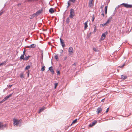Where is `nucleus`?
<instances>
[{
  "mask_svg": "<svg viewBox=\"0 0 132 132\" xmlns=\"http://www.w3.org/2000/svg\"><path fill=\"white\" fill-rule=\"evenodd\" d=\"M14 122V125L15 126L16 125V126H18L19 124H20L21 122V120H17L16 119H14L13 120Z\"/></svg>",
  "mask_w": 132,
  "mask_h": 132,
  "instance_id": "1",
  "label": "nucleus"
},
{
  "mask_svg": "<svg viewBox=\"0 0 132 132\" xmlns=\"http://www.w3.org/2000/svg\"><path fill=\"white\" fill-rule=\"evenodd\" d=\"M70 14L69 17L71 18H72L75 15V13L74 10L71 9L70 10Z\"/></svg>",
  "mask_w": 132,
  "mask_h": 132,
  "instance_id": "2",
  "label": "nucleus"
},
{
  "mask_svg": "<svg viewBox=\"0 0 132 132\" xmlns=\"http://www.w3.org/2000/svg\"><path fill=\"white\" fill-rule=\"evenodd\" d=\"M7 124L4 125L3 123L0 122V130H1L6 127Z\"/></svg>",
  "mask_w": 132,
  "mask_h": 132,
  "instance_id": "3",
  "label": "nucleus"
},
{
  "mask_svg": "<svg viewBox=\"0 0 132 132\" xmlns=\"http://www.w3.org/2000/svg\"><path fill=\"white\" fill-rule=\"evenodd\" d=\"M121 5L124 6L125 7L127 8H130L132 7V5L128 4L127 3H123L121 4Z\"/></svg>",
  "mask_w": 132,
  "mask_h": 132,
  "instance_id": "4",
  "label": "nucleus"
},
{
  "mask_svg": "<svg viewBox=\"0 0 132 132\" xmlns=\"http://www.w3.org/2000/svg\"><path fill=\"white\" fill-rule=\"evenodd\" d=\"M108 34V31H107L104 33L102 34L101 38L102 40H103L106 37V36Z\"/></svg>",
  "mask_w": 132,
  "mask_h": 132,
  "instance_id": "5",
  "label": "nucleus"
},
{
  "mask_svg": "<svg viewBox=\"0 0 132 132\" xmlns=\"http://www.w3.org/2000/svg\"><path fill=\"white\" fill-rule=\"evenodd\" d=\"M76 1V0H70L68 2V7L72 3H75Z\"/></svg>",
  "mask_w": 132,
  "mask_h": 132,
  "instance_id": "6",
  "label": "nucleus"
},
{
  "mask_svg": "<svg viewBox=\"0 0 132 132\" xmlns=\"http://www.w3.org/2000/svg\"><path fill=\"white\" fill-rule=\"evenodd\" d=\"M97 122V121L95 120L93 121L89 125V127H92L93 126L96 124Z\"/></svg>",
  "mask_w": 132,
  "mask_h": 132,
  "instance_id": "7",
  "label": "nucleus"
},
{
  "mask_svg": "<svg viewBox=\"0 0 132 132\" xmlns=\"http://www.w3.org/2000/svg\"><path fill=\"white\" fill-rule=\"evenodd\" d=\"M60 40L61 45L62 46V47L63 48L65 46V44L64 43V41L61 38H60Z\"/></svg>",
  "mask_w": 132,
  "mask_h": 132,
  "instance_id": "8",
  "label": "nucleus"
},
{
  "mask_svg": "<svg viewBox=\"0 0 132 132\" xmlns=\"http://www.w3.org/2000/svg\"><path fill=\"white\" fill-rule=\"evenodd\" d=\"M43 11V8H41L40 10L38 11L36 13H35L36 14V16H38L39 15V14H40Z\"/></svg>",
  "mask_w": 132,
  "mask_h": 132,
  "instance_id": "9",
  "label": "nucleus"
},
{
  "mask_svg": "<svg viewBox=\"0 0 132 132\" xmlns=\"http://www.w3.org/2000/svg\"><path fill=\"white\" fill-rule=\"evenodd\" d=\"M36 45L35 44H33L30 45V46H27V47L31 48H35L36 47Z\"/></svg>",
  "mask_w": 132,
  "mask_h": 132,
  "instance_id": "10",
  "label": "nucleus"
},
{
  "mask_svg": "<svg viewBox=\"0 0 132 132\" xmlns=\"http://www.w3.org/2000/svg\"><path fill=\"white\" fill-rule=\"evenodd\" d=\"M102 109L101 107H98L97 110L96 112L98 114L99 113H101L102 111Z\"/></svg>",
  "mask_w": 132,
  "mask_h": 132,
  "instance_id": "11",
  "label": "nucleus"
},
{
  "mask_svg": "<svg viewBox=\"0 0 132 132\" xmlns=\"http://www.w3.org/2000/svg\"><path fill=\"white\" fill-rule=\"evenodd\" d=\"M52 68L53 67L52 66L50 67L49 68V70L52 74H54V72Z\"/></svg>",
  "mask_w": 132,
  "mask_h": 132,
  "instance_id": "12",
  "label": "nucleus"
},
{
  "mask_svg": "<svg viewBox=\"0 0 132 132\" xmlns=\"http://www.w3.org/2000/svg\"><path fill=\"white\" fill-rule=\"evenodd\" d=\"M112 19V17H110L108 19V20L107 22L105 23L106 24H109L111 21V20Z\"/></svg>",
  "mask_w": 132,
  "mask_h": 132,
  "instance_id": "13",
  "label": "nucleus"
},
{
  "mask_svg": "<svg viewBox=\"0 0 132 132\" xmlns=\"http://www.w3.org/2000/svg\"><path fill=\"white\" fill-rule=\"evenodd\" d=\"M73 51V49L72 47H70L69 48L68 52L70 54V53H72Z\"/></svg>",
  "mask_w": 132,
  "mask_h": 132,
  "instance_id": "14",
  "label": "nucleus"
},
{
  "mask_svg": "<svg viewBox=\"0 0 132 132\" xmlns=\"http://www.w3.org/2000/svg\"><path fill=\"white\" fill-rule=\"evenodd\" d=\"M88 22V21H87L86 22H85L84 23V24L85 25L84 26V29L86 30V29L87 28L88 26L87 25Z\"/></svg>",
  "mask_w": 132,
  "mask_h": 132,
  "instance_id": "15",
  "label": "nucleus"
},
{
  "mask_svg": "<svg viewBox=\"0 0 132 132\" xmlns=\"http://www.w3.org/2000/svg\"><path fill=\"white\" fill-rule=\"evenodd\" d=\"M49 12L51 13L52 14L54 13V10L53 8H51L50 9Z\"/></svg>",
  "mask_w": 132,
  "mask_h": 132,
  "instance_id": "16",
  "label": "nucleus"
},
{
  "mask_svg": "<svg viewBox=\"0 0 132 132\" xmlns=\"http://www.w3.org/2000/svg\"><path fill=\"white\" fill-rule=\"evenodd\" d=\"M45 108L44 107H42V108L40 109L39 111L38 112L39 113H40L42 111L44 110Z\"/></svg>",
  "mask_w": 132,
  "mask_h": 132,
  "instance_id": "17",
  "label": "nucleus"
},
{
  "mask_svg": "<svg viewBox=\"0 0 132 132\" xmlns=\"http://www.w3.org/2000/svg\"><path fill=\"white\" fill-rule=\"evenodd\" d=\"M121 78L123 79H125L127 78V77L125 75H122L121 76Z\"/></svg>",
  "mask_w": 132,
  "mask_h": 132,
  "instance_id": "18",
  "label": "nucleus"
},
{
  "mask_svg": "<svg viewBox=\"0 0 132 132\" xmlns=\"http://www.w3.org/2000/svg\"><path fill=\"white\" fill-rule=\"evenodd\" d=\"M93 5V2H90L89 1L88 6L89 7H91Z\"/></svg>",
  "mask_w": 132,
  "mask_h": 132,
  "instance_id": "19",
  "label": "nucleus"
},
{
  "mask_svg": "<svg viewBox=\"0 0 132 132\" xmlns=\"http://www.w3.org/2000/svg\"><path fill=\"white\" fill-rule=\"evenodd\" d=\"M24 55H24L23 54H22V55H21L20 57V60L23 59V60H24Z\"/></svg>",
  "mask_w": 132,
  "mask_h": 132,
  "instance_id": "20",
  "label": "nucleus"
},
{
  "mask_svg": "<svg viewBox=\"0 0 132 132\" xmlns=\"http://www.w3.org/2000/svg\"><path fill=\"white\" fill-rule=\"evenodd\" d=\"M25 56H26V57L24 58V60L27 61L29 59V57H30V56L28 55L27 56L26 55H25Z\"/></svg>",
  "mask_w": 132,
  "mask_h": 132,
  "instance_id": "21",
  "label": "nucleus"
},
{
  "mask_svg": "<svg viewBox=\"0 0 132 132\" xmlns=\"http://www.w3.org/2000/svg\"><path fill=\"white\" fill-rule=\"evenodd\" d=\"M6 62V61H4L2 63L0 64V66H3V65H5V63Z\"/></svg>",
  "mask_w": 132,
  "mask_h": 132,
  "instance_id": "22",
  "label": "nucleus"
},
{
  "mask_svg": "<svg viewBox=\"0 0 132 132\" xmlns=\"http://www.w3.org/2000/svg\"><path fill=\"white\" fill-rule=\"evenodd\" d=\"M13 93H12L10 94L9 95L6 96L5 98L7 100V99L10 98L12 95Z\"/></svg>",
  "mask_w": 132,
  "mask_h": 132,
  "instance_id": "23",
  "label": "nucleus"
},
{
  "mask_svg": "<svg viewBox=\"0 0 132 132\" xmlns=\"http://www.w3.org/2000/svg\"><path fill=\"white\" fill-rule=\"evenodd\" d=\"M107 7H108L107 6H105V14H106L107 13Z\"/></svg>",
  "mask_w": 132,
  "mask_h": 132,
  "instance_id": "24",
  "label": "nucleus"
},
{
  "mask_svg": "<svg viewBox=\"0 0 132 132\" xmlns=\"http://www.w3.org/2000/svg\"><path fill=\"white\" fill-rule=\"evenodd\" d=\"M35 16H36V14L35 13L33 14L31 16L30 19H33L34 17H35Z\"/></svg>",
  "mask_w": 132,
  "mask_h": 132,
  "instance_id": "25",
  "label": "nucleus"
},
{
  "mask_svg": "<svg viewBox=\"0 0 132 132\" xmlns=\"http://www.w3.org/2000/svg\"><path fill=\"white\" fill-rule=\"evenodd\" d=\"M66 21V22L67 23V24L69 23V22L70 21V19H69V17H68L67 18Z\"/></svg>",
  "mask_w": 132,
  "mask_h": 132,
  "instance_id": "26",
  "label": "nucleus"
},
{
  "mask_svg": "<svg viewBox=\"0 0 132 132\" xmlns=\"http://www.w3.org/2000/svg\"><path fill=\"white\" fill-rule=\"evenodd\" d=\"M45 66L44 65H43V67H42L41 69V70L42 71H44L45 70Z\"/></svg>",
  "mask_w": 132,
  "mask_h": 132,
  "instance_id": "27",
  "label": "nucleus"
},
{
  "mask_svg": "<svg viewBox=\"0 0 132 132\" xmlns=\"http://www.w3.org/2000/svg\"><path fill=\"white\" fill-rule=\"evenodd\" d=\"M77 119H75V120H73V122H72V124H71V125L72 124H74V123H76V122H77Z\"/></svg>",
  "mask_w": 132,
  "mask_h": 132,
  "instance_id": "28",
  "label": "nucleus"
},
{
  "mask_svg": "<svg viewBox=\"0 0 132 132\" xmlns=\"http://www.w3.org/2000/svg\"><path fill=\"white\" fill-rule=\"evenodd\" d=\"M30 68V66L29 65L27 66L25 68V70H28Z\"/></svg>",
  "mask_w": 132,
  "mask_h": 132,
  "instance_id": "29",
  "label": "nucleus"
},
{
  "mask_svg": "<svg viewBox=\"0 0 132 132\" xmlns=\"http://www.w3.org/2000/svg\"><path fill=\"white\" fill-rule=\"evenodd\" d=\"M96 30H97V28H96V26H95L94 27V30L93 31V32L94 33H95V32L96 31Z\"/></svg>",
  "mask_w": 132,
  "mask_h": 132,
  "instance_id": "30",
  "label": "nucleus"
},
{
  "mask_svg": "<svg viewBox=\"0 0 132 132\" xmlns=\"http://www.w3.org/2000/svg\"><path fill=\"white\" fill-rule=\"evenodd\" d=\"M93 50L95 52H97L98 51V49L95 48L93 47Z\"/></svg>",
  "mask_w": 132,
  "mask_h": 132,
  "instance_id": "31",
  "label": "nucleus"
},
{
  "mask_svg": "<svg viewBox=\"0 0 132 132\" xmlns=\"http://www.w3.org/2000/svg\"><path fill=\"white\" fill-rule=\"evenodd\" d=\"M55 58L56 60H57L58 59V56L57 55H56L55 56Z\"/></svg>",
  "mask_w": 132,
  "mask_h": 132,
  "instance_id": "32",
  "label": "nucleus"
},
{
  "mask_svg": "<svg viewBox=\"0 0 132 132\" xmlns=\"http://www.w3.org/2000/svg\"><path fill=\"white\" fill-rule=\"evenodd\" d=\"M20 77L21 78H24L23 75V74H21L20 76Z\"/></svg>",
  "mask_w": 132,
  "mask_h": 132,
  "instance_id": "33",
  "label": "nucleus"
},
{
  "mask_svg": "<svg viewBox=\"0 0 132 132\" xmlns=\"http://www.w3.org/2000/svg\"><path fill=\"white\" fill-rule=\"evenodd\" d=\"M125 65H126L125 63L123 64V65L122 66L119 67H120L121 68H122Z\"/></svg>",
  "mask_w": 132,
  "mask_h": 132,
  "instance_id": "34",
  "label": "nucleus"
},
{
  "mask_svg": "<svg viewBox=\"0 0 132 132\" xmlns=\"http://www.w3.org/2000/svg\"><path fill=\"white\" fill-rule=\"evenodd\" d=\"M58 83H55V88H56V87L58 85Z\"/></svg>",
  "mask_w": 132,
  "mask_h": 132,
  "instance_id": "35",
  "label": "nucleus"
},
{
  "mask_svg": "<svg viewBox=\"0 0 132 132\" xmlns=\"http://www.w3.org/2000/svg\"><path fill=\"white\" fill-rule=\"evenodd\" d=\"M107 24H106V23L103 24H101V25H102L103 26H105Z\"/></svg>",
  "mask_w": 132,
  "mask_h": 132,
  "instance_id": "36",
  "label": "nucleus"
},
{
  "mask_svg": "<svg viewBox=\"0 0 132 132\" xmlns=\"http://www.w3.org/2000/svg\"><path fill=\"white\" fill-rule=\"evenodd\" d=\"M109 108H107V109H106V111L105 112L106 113L108 112V111H109Z\"/></svg>",
  "mask_w": 132,
  "mask_h": 132,
  "instance_id": "37",
  "label": "nucleus"
},
{
  "mask_svg": "<svg viewBox=\"0 0 132 132\" xmlns=\"http://www.w3.org/2000/svg\"><path fill=\"white\" fill-rule=\"evenodd\" d=\"M57 75H59L60 74V72L59 71H57Z\"/></svg>",
  "mask_w": 132,
  "mask_h": 132,
  "instance_id": "38",
  "label": "nucleus"
},
{
  "mask_svg": "<svg viewBox=\"0 0 132 132\" xmlns=\"http://www.w3.org/2000/svg\"><path fill=\"white\" fill-rule=\"evenodd\" d=\"M29 71L28 72H27V76H28V77H29Z\"/></svg>",
  "mask_w": 132,
  "mask_h": 132,
  "instance_id": "39",
  "label": "nucleus"
},
{
  "mask_svg": "<svg viewBox=\"0 0 132 132\" xmlns=\"http://www.w3.org/2000/svg\"><path fill=\"white\" fill-rule=\"evenodd\" d=\"M25 52H26V50H24V51H23V54L24 55H26L25 54Z\"/></svg>",
  "mask_w": 132,
  "mask_h": 132,
  "instance_id": "40",
  "label": "nucleus"
},
{
  "mask_svg": "<svg viewBox=\"0 0 132 132\" xmlns=\"http://www.w3.org/2000/svg\"><path fill=\"white\" fill-rule=\"evenodd\" d=\"M67 56H65L64 58V60H66L67 59Z\"/></svg>",
  "mask_w": 132,
  "mask_h": 132,
  "instance_id": "41",
  "label": "nucleus"
},
{
  "mask_svg": "<svg viewBox=\"0 0 132 132\" xmlns=\"http://www.w3.org/2000/svg\"><path fill=\"white\" fill-rule=\"evenodd\" d=\"M77 63L76 62L75 63L73 64L72 65H76Z\"/></svg>",
  "mask_w": 132,
  "mask_h": 132,
  "instance_id": "42",
  "label": "nucleus"
},
{
  "mask_svg": "<svg viewBox=\"0 0 132 132\" xmlns=\"http://www.w3.org/2000/svg\"><path fill=\"white\" fill-rule=\"evenodd\" d=\"M6 100V99L5 98L3 100V101H5Z\"/></svg>",
  "mask_w": 132,
  "mask_h": 132,
  "instance_id": "43",
  "label": "nucleus"
},
{
  "mask_svg": "<svg viewBox=\"0 0 132 132\" xmlns=\"http://www.w3.org/2000/svg\"><path fill=\"white\" fill-rule=\"evenodd\" d=\"M63 52V51L62 50H61L60 51V52L61 53H62Z\"/></svg>",
  "mask_w": 132,
  "mask_h": 132,
  "instance_id": "44",
  "label": "nucleus"
},
{
  "mask_svg": "<svg viewBox=\"0 0 132 132\" xmlns=\"http://www.w3.org/2000/svg\"><path fill=\"white\" fill-rule=\"evenodd\" d=\"M104 6L103 5H102L100 7L101 9H102L103 7Z\"/></svg>",
  "mask_w": 132,
  "mask_h": 132,
  "instance_id": "45",
  "label": "nucleus"
},
{
  "mask_svg": "<svg viewBox=\"0 0 132 132\" xmlns=\"http://www.w3.org/2000/svg\"><path fill=\"white\" fill-rule=\"evenodd\" d=\"M12 86V85H9V86H8V87L9 88H11V87Z\"/></svg>",
  "mask_w": 132,
  "mask_h": 132,
  "instance_id": "46",
  "label": "nucleus"
},
{
  "mask_svg": "<svg viewBox=\"0 0 132 132\" xmlns=\"http://www.w3.org/2000/svg\"><path fill=\"white\" fill-rule=\"evenodd\" d=\"M101 15H102L104 17V14L103 13H102L101 14Z\"/></svg>",
  "mask_w": 132,
  "mask_h": 132,
  "instance_id": "47",
  "label": "nucleus"
},
{
  "mask_svg": "<svg viewBox=\"0 0 132 132\" xmlns=\"http://www.w3.org/2000/svg\"><path fill=\"white\" fill-rule=\"evenodd\" d=\"M3 102H4V101H3L2 100L1 101H0V103H3Z\"/></svg>",
  "mask_w": 132,
  "mask_h": 132,
  "instance_id": "48",
  "label": "nucleus"
},
{
  "mask_svg": "<svg viewBox=\"0 0 132 132\" xmlns=\"http://www.w3.org/2000/svg\"><path fill=\"white\" fill-rule=\"evenodd\" d=\"M105 100V98H104L101 100V102H103Z\"/></svg>",
  "mask_w": 132,
  "mask_h": 132,
  "instance_id": "49",
  "label": "nucleus"
},
{
  "mask_svg": "<svg viewBox=\"0 0 132 132\" xmlns=\"http://www.w3.org/2000/svg\"><path fill=\"white\" fill-rule=\"evenodd\" d=\"M93 0H89V1L90 2H92Z\"/></svg>",
  "mask_w": 132,
  "mask_h": 132,
  "instance_id": "50",
  "label": "nucleus"
},
{
  "mask_svg": "<svg viewBox=\"0 0 132 132\" xmlns=\"http://www.w3.org/2000/svg\"><path fill=\"white\" fill-rule=\"evenodd\" d=\"M94 18L93 17V20H92V21H94Z\"/></svg>",
  "mask_w": 132,
  "mask_h": 132,
  "instance_id": "51",
  "label": "nucleus"
},
{
  "mask_svg": "<svg viewBox=\"0 0 132 132\" xmlns=\"http://www.w3.org/2000/svg\"><path fill=\"white\" fill-rule=\"evenodd\" d=\"M21 5V4H20V3H19V4H18V6H19V5Z\"/></svg>",
  "mask_w": 132,
  "mask_h": 132,
  "instance_id": "52",
  "label": "nucleus"
},
{
  "mask_svg": "<svg viewBox=\"0 0 132 132\" xmlns=\"http://www.w3.org/2000/svg\"><path fill=\"white\" fill-rule=\"evenodd\" d=\"M28 1H31V0H28Z\"/></svg>",
  "mask_w": 132,
  "mask_h": 132,
  "instance_id": "53",
  "label": "nucleus"
}]
</instances>
